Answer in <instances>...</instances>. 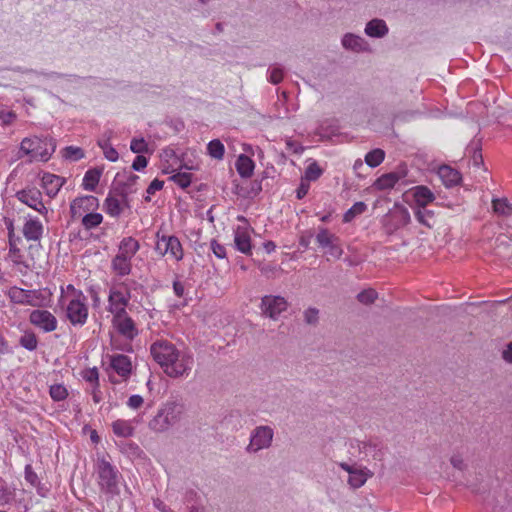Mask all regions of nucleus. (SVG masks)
Instances as JSON below:
<instances>
[{"mask_svg": "<svg viewBox=\"0 0 512 512\" xmlns=\"http://www.w3.org/2000/svg\"><path fill=\"white\" fill-rule=\"evenodd\" d=\"M239 221H243V226H237L234 230V243L235 247L238 251L243 254L251 253V237H250V227L247 224L246 219L243 216L238 217Z\"/></svg>", "mask_w": 512, "mask_h": 512, "instance_id": "17", "label": "nucleus"}, {"mask_svg": "<svg viewBox=\"0 0 512 512\" xmlns=\"http://www.w3.org/2000/svg\"><path fill=\"white\" fill-rule=\"evenodd\" d=\"M168 158H172L175 165L179 164L178 158L175 156L173 150H166L164 151L163 155V163H162V172L165 174H172L170 177V180L173 181L175 184H177L181 188H187L192 181V175L189 172H182L178 171L177 168H175L173 165L166 164L165 162L168 161Z\"/></svg>", "mask_w": 512, "mask_h": 512, "instance_id": "10", "label": "nucleus"}, {"mask_svg": "<svg viewBox=\"0 0 512 512\" xmlns=\"http://www.w3.org/2000/svg\"><path fill=\"white\" fill-rule=\"evenodd\" d=\"M11 499L10 493H7L6 490L0 489V505H4L8 503Z\"/></svg>", "mask_w": 512, "mask_h": 512, "instance_id": "64", "label": "nucleus"}, {"mask_svg": "<svg viewBox=\"0 0 512 512\" xmlns=\"http://www.w3.org/2000/svg\"><path fill=\"white\" fill-rule=\"evenodd\" d=\"M130 150L138 155L148 151V144L144 138H133L130 143Z\"/></svg>", "mask_w": 512, "mask_h": 512, "instance_id": "47", "label": "nucleus"}, {"mask_svg": "<svg viewBox=\"0 0 512 512\" xmlns=\"http://www.w3.org/2000/svg\"><path fill=\"white\" fill-rule=\"evenodd\" d=\"M113 324L117 331L127 339H133L138 334L134 321L127 313L113 316Z\"/></svg>", "mask_w": 512, "mask_h": 512, "instance_id": "20", "label": "nucleus"}, {"mask_svg": "<svg viewBox=\"0 0 512 512\" xmlns=\"http://www.w3.org/2000/svg\"><path fill=\"white\" fill-rule=\"evenodd\" d=\"M44 233L43 223L35 216L28 214L24 217L22 234L27 241H40Z\"/></svg>", "mask_w": 512, "mask_h": 512, "instance_id": "16", "label": "nucleus"}, {"mask_svg": "<svg viewBox=\"0 0 512 512\" xmlns=\"http://www.w3.org/2000/svg\"><path fill=\"white\" fill-rule=\"evenodd\" d=\"M274 431L270 426L261 425L256 427L250 435V442L246 448L249 453H257L260 450L271 446Z\"/></svg>", "mask_w": 512, "mask_h": 512, "instance_id": "9", "label": "nucleus"}, {"mask_svg": "<svg viewBox=\"0 0 512 512\" xmlns=\"http://www.w3.org/2000/svg\"><path fill=\"white\" fill-rule=\"evenodd\" d=\"M316 242L320 248L324 250V253L334 259L341 258L343 254V248L340 244V239L331 233L327 228L320 227L316 235Z\"/></svg>", "mask_w": 512, "mask_h": 512, "instance_id": "8", "label": "nucleus"}, {"mask_svg": "<svg viewBox=\"0 0 512 512\" xmlns=\"http://www.w3.org/2000/svg\"><path fill=\"white\" fill-rule=\"evenodd\" d=\"M98 476L101 487L112 492L117 485V472L109 462L101 460L98 463Z\"/></svg>", "mask_w": 512, "mask_h": 512, "instance_id": "18", "label": "nucleus"}, {"mask_svg": "<svg viewBox=\"0 0 512 512\" xmlns=\"http://www.w3.org/2000/svg\"><path fill=\"white\" fill-rule=\"evenodd\" d=\"M492 207L494 212L500 216L508 217L512 215V204L506 198L493 199Z\"/></svg>", "mask_w": 512, "mask_h": 512, "instance_id": "35", "label": "nucleus"}, {"mask_svg": "<svg viewBox=\"0 0 512 512\" xmlns=\"http://www.w3.org/2000/svg\"><path fill=\"white\" fill-rule=\"evenodd\" d=\"M502 356L505 361L512 363V342L503 350Z\"/></svg>", "mask_w": 512, "mask_h": 512, "instance_id": "61", "label": "nucleus"}, {"mask_svg": "<svg viewBox=\"0 0 512 512\" xmlns=\"http://www.w3.org/2000/svg\"><path fill=\"white\" fill-rule=\"evenodd\" d=\"M412 196L418 207L425 208L435 200V195L426 186H416L411 190Z\"/></svg>", "mask_w": 512, "mask_h": 512, "instance_id": "25", "label": "nucleus"}, {"mask_svg": "<svg viewBox=\"0 0 512 512\" xmlns=\"http://www.w3.org/2000/svg\"><path fill=\"white\" fill-rule=\"evenodd\" d=\"M309 190V184L301 183L299 188L297 189V198L302 199Z\"/></svg>", "mask_w": 512, "mask_h": 512, "instance_id": "62", "label": "nucleus"}, {"mask_svg": "<svg viewBox=\"0 0 512 512\" xmlns=\"http://www.w3.org/2000/svg\"><path fill=\"white\" fill-rule=\"evenodd\" d=\"M25 478L32 485H35L37 482V475L31 470L30 466L25 468Z\"/></svg>", "mask_w": 512, "mask_h": 512, "instance_id": "60", "label": "nucleus"}, {"mask_svg": "<svg viewBox=\"0 0 512 512\" xmlns=\"http://www.w3.org/2000/svg\"><path fill=\"white\" fill-rule=\"evenodd\" d=\"M82 378L93 385L99 384V373L96 367L87 368L81 373Z\"/></svg>", "mask_w": 512, "mask_h": 512, "instance_id": "48", "label": "nucleus"}, {"mask_svg": "<svg viewBox=\"0 0 512 512\" xmlns=\"http://www.w3.org/2000/svg\"><path fill=\"white\" fill-rule=\"evenodd\" d=\"M450 461L453 467L457 469H462L464 466L463 459L460 456H452Z\"/></svg>", "mask_w": 512, "mask_h": 512, "instance_id": "63", "label": "nucleus"}, {"mask_svg": "<svg viewBox=\"0 0 512 512\" xmlns=\"http://www.w3.org/2000/svg\"><path fill=\"white\" fill-rule=\"evenodd\" d=\"M392 215L397 218L402 225H406L410 222V213L404 206L396 205L392 211Z\"/></svg>", "mask_w": 512, "mask_h": 512, "instance_id": "45", "label": "nucleus"}, {"mask_svg": "<svg viewBox=\"0 0 512 512\" xmlns=\"http://www.w3.org/2000/svg\"><path fill=\"white\" fill-rule=\"evenodd\" d=\"M139 248L140 245L136 239L132 237H126L120 242L117 254L132 260Z\"/></svg>", "mask_w": 512, "mask_h": 512, "instance_id": "28", "label": "nucleus"}, {"mask_svg": "<svg viewBox=\"0 0 512 512\" xmlns=\"http://www.w3.org/2000/svg\"><path fill=\"white\" fill-rule=\"evenodd\" d=\"M131 259L116 255L112 260V269L119 276H126L131 272Z\"/></svg>", "mask_w": 512, "mask_h": 512, "instance_id": "31", "label": "nucleus"}, {"mask_svg": "<svg viewBox=\"0 0 512 512\" xmlns=\"http://www.w3.org/2000/svg\"><path fill=\"white\" fill-rule=\"evenodd\" d=\"M99 201L95 196L85 195L74 199L70 205V212L73 219H81L85 214L96 211Z\"/></svg>", "mask_w": 512, "mask_h": 512, "instance_id": "15", "label": "nucleus"}, {"mask_svg": "<svg viewBox=\"0 0 512 512\" xmlns=\"http://www.w3.org/2000/svg\"><path fill=\"white\" fill-rule=\"evenodd\" d=\"M236 170L243 178H249L253 175L255 164L247 155L241 154L236 160Z\"/></svg>", "mask_w": 512, "mask_h": 512, "instance_id": "27", "label": "nucleus"}, {"mask_svg": "<svg viewBox=\"0 0 512 512\" xmlns=\"http://www.w3.org/2000/svg\"><path fill=\"white\" fill-rule=\"evenodd\" d=\"M304 319L307 324H316L319 319V310L316 308H308L304 312Z\"/></svg>", "mask_w": 512, "mask_h": 512, "instance_id": "51", "label": "nucleus"}, {"mask_svg": "<svg viewBox=\"0 0 512 512\" xmlns=\"http://www.w3.org/2000/svg\"><path fill=\"white\" fill-rule=\"evenodd\" d=\"M18 240H12L9 242V252L8 257L15 265L24 264V255L21 250L17 247Z\"/></svg>", "mask_w": 512, "mask_h": 512, "instance_id": "39", "label": "nucleus"}, {"mask_svg": "<svg viewBox=\"0 0 512 512\" xmlns=\"http://www.w3.org/2000/svg\"><path fill=\"white\" fill-rule=\"evenodd\" d=\"M113 131H105L97 141L98 146L103 151L104 157L111 162H116L119 159L117 150L111 145Z\"/></svg>", "mask_w": 512, "mask_h": 512, "instance_id": "23", "label": "nucleus"}, {"mask_svg": "<svg viewBox=\"0 0 512 512\" xmlns=\"http://www.w3.org/2000/svg\"><path fill=\"white\" fill-rule=\"evenodd\" d=\"M59 302L65 310L68 321L74 326H83L88 319L87 297L72 284L61 286Z\"/></svg>", "mask_w": 512, "mask_h": 512, "instance_id": "2", "label": "nucleus"}, {"mask_svg": "<svg viewBox=\"0 0 512 512\" xmlns=\"http://www.w3.org/2000/svg\"><path fill=\"white\" fill-rule=\"evenodd\" d=\"M91 394H92V399H93L94 403H99L102 400L100 384L92 386Z\"/></svg>", "mask_w": 512, "mask_h": 512, "instance_id": "59", "label": "nucleus"}, {"mask_svg": "<svg viewBox=\"0 0 512 512\" xmlns=\"http://www.w3.org/2000/svg\"><path fill=\"white\" fill-rule=\"evenodd\" d=\"M361 454L371 456L373 459H380L383 455L381 443L376 439H368L358 444Z\"/></svg>", "mask_w": 512, "mask_h": 512, "instance_id": "24", "label": "nucleus"}, {"mask_svg": "<svg viewBox=\"0 0 512 512\" xmlns=\"http://www.w3.org/2000/svg\"><path fill=\"white\" fill-rule=\"evenodd\" d=\"M64 184V179L58 175L51 173H44L41 179V186L46 194L53 198L55 197Z\"/></svg>", "mask_w": 512, "mask_h": 512, "instance_id": "22", "label": "nucleus"}, {"mask_svg": "<svg viewBox=\"0 0 512 512\" xmlns=\"http://www.w3.org/2000/svg\"><path fill=\"white\" fill-rule=\"evenodd\" d=\"M130 298V291L125 283L112 286L108 297V310L113 316L126 313Z\"/></svg>", "mask_w": 512, "mask_h": 512, "instance_id": "7", "label": "nucleus"}, {"mask_svg": "<svg viewBox=\"0 0 512 512\" xmlns=\"http://www.w3.org/2000/svg\"><path fill=\"white\" fill-rule=\"evenodd\" d=\"M16 115L12 111H1L0 120L3 124L8 125L14 121Z\"/></svg>", "mask_w": 512, "mask_h": 512, "instance_id": "57", "label": "nucleus"}, {"mask_svg": "<svg viewBox=\"0 0 512 512\" xmlns=\"http://www.w3.org/2000/svg\"><path fill=\"white\" fill-rule=\"evenodd\" d=\"M262 314L272 320H277L280 314L287 310L288 302L282 296L266 295L261 299Z\"/></svg>", "mask_w": 512, "mask_h": 512, "instance_id": "13", "label": "nucleus"}, {"mask_svg": "<svg viewBox=\"0 0 512 512\" xmlns=\"http://www.w3.org/2000/svg\"><path fill=\"white\" fill-rule=\"evenodd\" d=\"M101 172L97 169L88 170L84 177L82 186L87 191H93L99 183Z\"/></svg>", "mask_w": 512, "mask_h": 512, "instance_id": "34", "label": "nucleus"}, {"mask_svg": "<svg viewBox=\"0 0 512 512\" xmlns=\"http://www.w3.org/2000/svg\"><path fill=\"white\" fill-rule=\"evenodd\" d=\"M62 155L64 158L71 161H78L84 157V152L81 148L75 146H67L63 149Z\"/></svg>", "mask_w": 512, "mask_h": 512, "instance_id": "44", "label": "nucleus"}, {"mask_svg": "<svg viewBox=\"0 0 512 512\" xmlns=\"http://www.w3.org/2000/svg\"><path fill=\"white\" fill-rule=\"evenodd\" d=\"M207 151L212 158L222 160L224 157L225 148L220 140L214 139L208 143Z\"/></svg>", "mask_w": 512, "mask_h": 512, "instance_id": "37", "label": "nucleus"}, {"mask_svg": "<svg viewBox=\"0 0 512 512\" xmlns=\"http://www.w3.org/2000/svg\"><path fill=\"white\" fill-rule=\"evenodd\" d=\"M127 206V197L123 193L110 192L104 201V210L111 217H118Z\"/></svg>", "mask_w": 512, "mask_h": 512, "instance_id": "19", "label": "nucleus"}, {"mask_svg": "<svg viewBox=\"0 0 512 512\" xmlns=\"http://www.w3.org/2000/svg\"><path fill=\"white\" fill-rule=\"evenodd\" d=\"M163 181L158 179H154L150 185L148 186L146 192L148 195H153L155 192L161 190L163 188Z\"/></svg>", "mask_w": 512, "mask_h": 512, "instance_id": "56", "label": "nucleus"}, {"mask_svg": "<svg viewBox=\"0 0 512 512\" xmlns=\"http://www.w3.org/2000/svg\"><path fill=\"white\" fill-rule=\"evenodd\" d=\"M212 252L217 258L223 259L226 257V249L223 245L219 244L216 240H212L210 243Z\"/></svg>", "mask_w": 512, "mask_h": 512, "instance_id": "53", "label": "nucleus"}, {"mask_svg": "<svg viewBox=\"0 0 512 512\" xmlns=\"http://www.w3.org/2000/svg\"><path fill=\"white\" fill-rule=\"evenodd\" d=\"M339 467L349 474L348 484L353 489H358L365 485L367 480L373 477L374 473L367 467L345 462L339 463Z\"/></svg>", "mask_w": 512, "mask_h": 512, "instance_id": "12", "label": "nucleus"}, {"mask_svg": "<svg viewBox=\"0 0 512 512\" xmlns=\"http://www.w3.org/2000/svg\"><path fill=\"white\" fill-rule=\"evenodd\" d=\"M365 32L371 37H383L387 34L388 28L383 20L373 19L367 23Z\"/></svg>", "mask_w": 512, "mask_h": 512, "instance_id": "30", "label": "nucleus"}, {"mask_svg": "<svg viewBox=\"0 0 512 512\" xmlns=\"http://www.w3.org/2000/svg\"><path fill=\"white\" fill-rule=\"evenodd\" d=\"M400 177L397 173H388L384 174L373 184V187L377 190H386L391 189L395 186V184L399 181Z\"/></svg>", "mask_w": 512, "mask_h": 512, "instance_id": "32", "label": "nucleus"}, {"mask_svg": "<svg viewBox=\"0 0 512 512\" xmlns=\"http://www.w3.org/2000/svg\"><path fill=\"white\" fill-rule=\"evenodd\" d=\"M377 298V292L374 289H366L357 295L359 302L363 304H371Z\"/></svg>", "mask_w": 512, "mask_h": 512, "instance_id": "50", "label": "nucleus"}, {"mask_svg": "<svg viewBox=\"0 0 512 512\" xmlns=\"http://www.w3.org/2000/svg\"><path fill=\"white\" fill-rule=\"evenodd\" d=\"M49 394L54 401H63L68 396V390L62 384H54L50 386Z\"/></svg>", "mask_w": 512, "mask_h": 512, "instance_id": "42", "label": "nucleus"}, {"mask_svg": "<svg viewBox=\"0 0 512 512\" xmlns=\"http://www.w3.org/2000/svg\"><path fill=\"white\" fill-rule=\"evenodd\" d=\"M103 221V216L100 213H96L95 211L85 214L84 217L81 218V223L86 230L93 229L99 226Z\"/></svg>", "mask_w": 512, "mask_h": 512, "instance_id": "36", "label": "nucleus"}, {"mask_svg": "<svg viewBox=\"0 0 512 512\" xmlns=\"http://www.w3.org/2000/svg\"><path fill=\"white\" fill-rule=\"evenodd\" d=\"M20 345L29 351H33L38 346V339L33 332H25L20 340Z\"/></svg>", "mask_w": 512, "mask_h": 512, "instance_id": "41", "label": "nucleus"}, {"mask_svg": "<svg viewBox=\"0 0 512 512\" xmlns=\"http://www.w3.org/2000/svg\"><path fill=\"white\" fill-rule=\"evenodd\" d=\"M15 197L22 204L37 211L40 215L46 217L48 209L43 203L42 193L35 187H27L16 192Z\"/></svg>", "mask_w": 512, "mask_h": 512, "instance_id": "11", "label": "nucleus"}, {"mask_svg": "<svg viewBox=\"0 0 512 512\" xmlns=\"http://www.w3.org/2000/svg\"><path fill=\"white\" fill-rule=\"evenodd\" d=\"M284 70L279 65L272 66L268 70V80L272 84H278L283 80Z\"/></svg>", "mask_w": 512, "mask_h": 512, "instance_id": "46", "label": "nucleus"}, {"mask_svg": "<svg viewBox=\"0 0 512 512\" xmlns=\"http://www.w3.org/2000/svg\"><path fill=\"white\" fill-rule=\"evenodd\" d=\"M112 429L115 435L119 437H130L134 433V427L130 421L118 419L112 423Z\"/></svg>", "mask_w": 512, "mask_h": 512, "instance_id": "33", "label": "nucleus"}, {"mask_svg": "<svg viewBox=\"0 0 512 512\" xmlns=\"http://www.w3.org/2000/svg\"><path fill=\"white\" fill-rule=\"evenodd\" d=\"M415 217L419 221V223L432 227L433 225V213L425 208L419 207V209L415 212Z\"/></svg>", "mask_w": 512, "mask_h": 512, "instance_id": "43", "label": "nucleus"}, {"mask_svg": "<svg viewBox=\"0 0 512 512\" xmlns=\"http://www.w3.org/2000/svg\"><path fill=\"white\" fill-rule=\"evenodd\" d=\"M56 143L52 138L37 136L24 138L20 152L30 157V161H48L55 152Z\"/></svg>", "mask_w": 512, "mask_h": 512, "instance_id": "5", "label": "nucleus"}, {"mask_svg": "<svg viewBox=\"0 0 512 512\" xmlns=\"http://www.w3.org/2000/svg\"><path fill=\"white\" fill-rule=\"evenodd\" d=\"M367 205L364 202H356L343 216L345 223L351 222L356 216L364 213Z\"/></svg>", "mask_w": 512, "mask_h": 512, "instance_id": "40", "label": "nucleus"}, {"mask_svg": "<svg viewBox=\"0 0 512 512\" xmlns=\"http://www.w3.org/2000/svg\"><path fill=\"white\" fill-rule=\"evenodd\" d=\"M144 404V398L141 395H131L127 401V406L132 410L141 408Z\"/></svg>", "mask_w": 512, "mask_h": 512, "instance_id": "52", "label": "nucleus"}, {"mask_svg": "<svg viewBox=\"0 0 512 512\" xmlns=\"http://www.w3.org/2000/svg\"><path fill=\"white\" fill-rule=\"evenodd\" d=\"M29 322L44 333H50L57 329L58 320L48 310L35 309L29 315Z\"/></svg>", "mask_w": 512, "mask_h": 512, "instance_id": "14", "label": "nucleus"}, {"mask_svg": "<svg viewBox=\"0 0 512 512\" xmlns=\"http://www.w3.org/2000/svg\"><path fill=\"white\" fill-rule=\"evenodd\" d=\"M148 164V160L146 157L142 155H138L135 160L133 161L132 168L136 171H140L144 169Z\"/></svg>", "mask_w": 512, "mask_h": 512, "instance_id": "55", "label": "nucleus"}, {"mask_svg": "<svg viewBox=\"0 0 512 512\" xmlns=\"http://www.w3.org/2000/svg\"><path fill=\"white\" fill-rule=\"evenodd\" d=\"M184 417V406L176 402H166L150 420L149 427L155 432H165L180 423Z\"/></svg>", "mask_w": 512, "mask_h": 512, "instance_id": "3", "label": "nucleus"}, {"mask_svg": "<svg viewBox=\"0 0 512 512\" xmlns=\"http://www.w3.org/2000/svg\"><path fill=\"white\" fill-rule=\"evenodd\" d=\"M110 367L123 379H127L132 371V363L128 356L113 354L109 357Z\"/></svg>", "mask_w": 512, "mask_h": 512, "instance_id": "21", "label": "nucleus"}, {"mask_svg": "<svg viewBox=\"0 0 512 512\" xmlns=\"http://www.w3.org/2000/svg\"><path fill=\"white\" fill-rule=\"evenodd\" d=\"M342 44L346 49L355 52H362L368 49L367 42L360 36L354 34H346L342 39Z\"/></svg>", "mask_w": 512, "mask_h": 512, "instance_id": "29", "label": "nucleus"}, {"mask_svg": "<svg viewBox=\"0 0 512 512\" xmlns=\"http://www.w3.org/2000/svg\"><path fill=\"white\" fill-rule=\"evenodd\" d=\"M155 250L161 256L168 255L170 258L180 261L183 259L184 253L179 239L173 235H165L157 232Z\"/></svg>", "mask_w": 512, "mask_h": 512, "instance_id": "6", "label": "nucleus"}, {"mask_svg": "<svg viewBox=\"0 0 512 512\" xmlns=\"http://www.w3.org/2000/svg\"><path fill=\"white\" fill-rule=\"evenodd\" d=\"M438 176L446 187L455 186L461 180L460 173L452 167L446 165L441 166L438 169Z\"/></svg>", "mask_w": 512, "mask_h": 512, "instance_id": "26", "label": "nucleus"}, {"mask_svg": "<svg viewBox=\"0 0 512 512\" xmlns=\"http://www.w3.org/2000/svg\"><path fill=\"white\" fill-rule=\"evenodd\" d=\"M385 158V152L382 149H374L365 156V162L368 166L374 168L379 166Z\"/></svg>", "mask_w": 512, "mask_h": 512, "instance_id": "38", "label": "nucleus"}, {"mask_svg": "<svg viewBox=\"0 0 512 512\" xmlns=\"http://www.w3.org/2000/svg\"><path fill=\"white\" fill-rule=\"evenodd\" d=\"M286 146L289 151H291L295 154H301L304 150L300 144H298L290 139L286 140Z\"/></svg>", "mask_w": 512, "mask_h": 512, "instance_id": "58", "label": "nucleus"}, {"mask_svg": "<svg viewBox=\"0 0 512 512\" xmlns=\"http://www.w3.org/2000/svg\"><path fill=\"white\" fill-rule=\"evenodd\" d=\"M322 174V169L319 167V165L316 162H312L308 165L305 171V178L307 180H316L318 179Z\"/></svg>", "mask_w": 512, "mask_h": 512, "instance_id": "49", "label": "nucleus"}, {"mask_svg": "<svg viewBox=\"0 0 512 512\" xmlns=\"http://www.w3.org/2000/svg\"><path fill=\"white\" fill-rule=\"evenodd\" d=\"M4 223H5L6 229L8 230L9 242H12V240H19L15 236L14 221L10 218H5Z\"/></svg>", "mask_w": 512, "mask_h": 512, "instance_id": "54", "label": "nucleus"}, {"mask_svg": "<svg viewBox=\"0 0 512 512\" xmlns=\"http://www.w3.org/2000/svg\"><path fill=\"white\" fill-rule=\"evenodd\" d=\"M150 352L153 359L169 377H183L188 375L192 369V357L178 350L176 346L168 340H157L151 345Z\"/></svg>", "mask_w": 512, "mask_h": 512, "instance_id": "1", "label": "nucleus"}, {"mask_svg": "<svg viewBox=\"0 0 512 512\" xmlns=\"http://www.w3.org/2000/svg\"><path fill=\"white\" fill-rule=\"evenodd\" d=\"M6 296L13 304L38 308L48 307L51 302V294L40 289L27 290L12 286L7 290Z\"/></svg>", "mask_w": 512, "mask_h": 512, "instance_id": "4", "label": "nucleus"}]
</instances>
